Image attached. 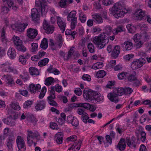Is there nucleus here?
Returning a JSON list of instances; mask_svg holds the SVG:
<instances>
[{"label": "nucleus", "instance_id": "nucleus-50", "mask_svg": "<svg viewBox=\"0 0 151 151\" xmlns=\"http://www.w3.org/2000/svg\"><path fill=\"white\" fill-rule=\"evenodd\" d=\"M20 77L24 81H27V80L29 79V78L28 74L27 73H24L23 75H20Z\"/></svg>", "mask_w": 151, "mask_h": 151}, {"label": "nucleus", "instance_id": "nucleus-33", "mask_svg": "<svg viewBox=\"0 0 151 151\" xmlns=\"http://www.w3.org/2000/svg\"><path fill=\"white\" fill-rule=\"evenodd\" d=\"M124 31V28L122 26H117L115 29H114L112 30V33L114 35H117L118 33Z\"/></svg>", "mask_w": 151, "mask_h": 151}, {"label": "nucleus", "instance_id": "nucleus-54", "mask_svg": "<svg viewBox=\"0 0 151 151\" xmlns=\"http://www.w3.org/2000/svg\"><path fill=\"white\" fill-rule=\"evenodd\" d=\"M17 50L22 52H24L26 50V48L22 45L21 44L19 45H18L16 47Z\"/></svg>", "mask_w": 151, "mask_h": 151}, {"label": "nucleus", "instance_id": "nucleus-62", "mask_svg": "<svg viewBox=\"0 0 151 151\" xmlns=\"http://www.w3.org/2000/svg\"><path fill=\"white\" fill-rule=\"evenodd\" d=\"M32 48L31 51L32 52H34L36 51L37 49L38 45L36 43H32L31 45Z\"/></svg>", "mask_w": 151, "mask_h": 151}, {"label": "nucleus", "instance_id": "nucleus-34", "mask_svg": "<svg viewBox=\"0 0 151 151\" xmlns=\"http://www.w3.org/2000/svg\"><path fill=\"white\" fill-rule=\"evenodd\" d=\"M40 47L44 50L46 49L48 47V41L47 39L44 38L42 41L40 45Z\"/></svg>", "mask_w": 151, "mask_h": 151}, {"label": "nucleus", "instance_id": "nucleus-41", "mask_svg": "<svg viewBox=\"0 0 151 151\" xmlns=\"http://www.w3.org/2000/svg\"><path fill=\"white\" fill-rule=\"evenodd\" d=\"M49 59L47 58H44L40 61L38 63V65L39 66H43L46 65L48 62Z\"/></svg>", "mask_w": 151, "mask_h": 151}, {"label": "nucleus", "instance_id": "nucleus-2", "mask_svg": "<svg viewBox=\"0 0 151 151\" xmlns=\"http://www.w3.org/2000/svg\"><path fill=\"white\" fill-rule=\"evenodd\" d=\"M125 7L124 3L122 1H120L114 4L109 10L114 14L115 17L118 18L123 17L125 14L126 12L124 10L126 9Z\"/></svg>", "mask_w": 151, "mask_h": 151}, {"label": "nucleus", "instance_id": "nucleus-52", "mask_svg": "<svg viewBox=\"0 0 151 151\" xmlns=\"http://www.w3.org/2000/svg\"><path fill=\"white\" fill-rule=\"evenodd\" d=\"M127 73L122 72L118 74V77L119 79L122 80L125 78L126 76H127Z\"/></svg>", "mask_w": 151, "mask_h": 151}, {"label": "nucleus", "instance_id": "nucleus-3", "mask_svg": "<svg viewBox=\"0 0 151 151\" xmlns=\"http://www.w3.org/2000/svg\"><path fill=\"white\" fill-rule=\"evenodd\" d=\"M4 135L9 136L8 138L6 140L7 146L9 151H13V144L15 140V138L13 133L10 130L9 128H6L3 131Z\"/></svg>", "mask_w": 151, "mask_h": 151}, {"label": "nucleus", "instance_id": "nucleus-38", "mask_svg": "<svg viewBox=\"0 0 151 151\" xmlns=\"http://www.w3.org/2000/svg\"><path fill=\"white\" fill-rule=\"evenodd\" d=\"M94 94L93 99H95L97 101L99 102L102 101L103 100V96L101 94H99L97 93Z\"/></svg>", "mask_w": 151, "mask_h": 151}, {"label": "nucleus", "instance_id": "nucleus-21", "mask_svg": "<svg viewBox=\"0 0 151 151\" xmlns=\"http://www.w3.org/2000/svg\"><path fill=\"white\" fill-rule=\"evenodd\" d=\"M2 121L4 123L11 126H14L15 124V119L11 116L3 119Z\"/></svg>", "mask_w": 151, "mask_h": 151}, {"label": "nucleus", "instance_id": "nucleus-59", "mask_svg": "<svg viewBox=\"0 0 151 151\" xmlns=\"http://www.w3.org/2000/svg\"><path fill=\"white\" fill-rule=\"evenodd\" d=\"M77 139V137L76 135H72L67 139L68 141L74 142Z\"/></svg>", "mask_w": 151, "mask_h": 151}, {"label": "nucleus", "instance_id": "nucleus-37", "mask_svg": "<svg viewBox=\"0 0 151 151\" xmlns=\"http://www.w3.org/2000/svg\"><path fill=\"white\" fill-rule=\"evenodd\" d=\"M54 82V79L51 77H49L46 78L45 81V85L47 86H49Z\"/></svg>", "mask_w": 151, "mask_h": 151}, {"label": "nucleus", "instance_id": "nucleus-57", "mask_svg": "<svg viewBox=\"0 0 151 151\" xmlns=\"http://www.w3.org/2000/svg\"><path fill=\"white\" fill-rule=\"evenodd\" d=\"M88 48L90 52L93 53L94 51V47L93 44L90 42L88 45Z\"/></svg>", "mask_w": 151, "mask_h": 151}, {"label": "nucleus", "instance_id": "nucleus-19", "mask_svg": "<svg viewBox=\"0 0 151 151\" xmlns=\"http://www.w3.org/2000/svg\"><path fill=\"white\" fill-rule=\"evenodd\" d=\"M136 19L138 20L142 19L145 16V13L141 9H138L135 13Z\"/></svg>", "mask_w": 151, "mask_h": 151}, {"label": "nucleus", "instance_id": "nucleus-30", "mask_svg": "<svg viewBox=\"0 0 151 151\" xmlns=\"http://www.w3.org/2000/svg\"><path fill=\"white\" fill-rule=\"evenodd\" d=\"M120 53V46L116 45L114 47V50L112 51L111 55L113 57H117Z\"/></svg>", "mask_w": 151, "mask_h": 151}, {"label": "nucleus", "instance_id": "nucleus-35", "mask_svg": "<svg viewBox=\"0 0 151 151\" xmlns=\"http://www.w3.org/2000/svg\"><path fill=\"white\" fill-rule=\"evenodd\" d=\"M93 18L94 22H96L98 23H101L103 22V20L100 15L96 14L95 15H93Z\"/></svg>", "mask_w": 151, "mask_h": 151}, {"label": "nucleus", "instance_id": "nucleus-10", "mask_svg": "<svg viewBox=\"0 0 151 151\" xmlns=\"http://www.w3.org/2000/svg\"><path fill=\"white\" fill-rule=\"evenodd\" d=\"M38 34V31L36 29L29 28L27 30V35L30 39H34L35 38Z\"/></svg>", "mask_w": 151, "mask_h": 151}, {"label": "nucleus", "instance_id": "nucleus-47", "mask_svg": "<svg viewBox=\"0 0 151 151\" xmlns=\"http://www.w3.org/2000/svg\"><path fill=\"white\" fill-rule=\"evenodd\" d=\"M82 119L83 121L85 123H87V120L89 117L88 114L86 112H85L82 115Z\"/></svg>", "mask_w": 151, "mask_h": 151}, {"label": "nucleus", "instance_id": "nucleus-14", "mask_svg": "<svg viewBox=\"0 0 151 151\" xmlns=\"http://www.w3.org/2000/svg\"><path fill=\"white\" fill-rule=\"evenodd\" d=\"M41 88V85L39 84H35L32 83L29 86V90L31 93H35L36 92H39Z\"/></svg>", "mask_w": 151, "mask_h": 151}, {"label": "nucleus", "instance_id": "nucleus-25", "mask_svg": "<svg viewBox=\"0 0 151 151\" xmlns=\"http://www.w3.org/2000/svg\"><path fill=\"white\" fill-rule=\"evenodd\" d=\"M63 134L62 132L57 133L55 135L56 142L58 144H61L63 142Z\"/></svg>", "mask_w": 151, "mask_h": 151}, {"label": "nucleus", "instance_id": "nucleus-42", "mask_svg": "<svg viewBox=\"0 0 151 151\" xmlns=\"http://www.w3.org/2000/svg\"><path fill=\"white\" fill-rule=\"evenodd\" d=\"M103 66V63H97L93 65L91 68L94 70H97L101 68Z\"/></svg>", "mask_w": 151, "mask_h": 151}, {"label": "nucleus", "instance_id": "nucleus-29", "mask_svg": "<svg viewBox=\"0 0 151 151\" xmlns=\"http://www.w3.org/2000/svg\"><path fill=\"white\" fill-rule=\"evenodd\" d=\"M114 91L116 95L118 96H122L124 94V88L122 87H119L115 88Z\"/></svg>", "mask_w": 151, "mask_h": 151}, {"label": "nucleus", "instance_id": "nucleus-53", "mask_svg": "<svg viewBox=\"0 0 151 151\" xmlns=\"http://www.w3.org/2000/svg\"><path fill=\"white\" fill-rule=\"evenodd\" d=\"M78 106L79 107H83L86 109H88L90 104L88 103H78Z\"/></svg>", "mask_w": 151, "mask_h": 151}, {"label": "nucleus", "instance_id": "nucleus-48", "mask_svg": "<svg viewBox=\"0 0 151 151\" xmlns=\"http://www.w3.org/2000/svg\"><path fill=\"white\" fill-rule=\"evenodd\" d=\"M7 54L10 57H15L16 55L15 50L13 48L11 50H8Z\"/></svg>", "mask_w": 151, "mask_h": 151}, {"label": "nucleus", "instance_id": "nucleus-55", "mask_svg": "<svg viewBox=\"0 0 151 151\" xmlns=\"http://www.w3.org/2000/svg\"><path fill=\"white\" fill-rule=\"evenodd\" d=\"M124 88V94H130L133 91L132 89L129 87H126Z\"/></svg>", "mask_w": 151, "mask_h": 151}, {"label": "nucleus", "instance_id": "nucleus-40", "mask_svg": "<svg viewBox=\"0 0 151 151\" xmlns=\"http://www.w3.org/2000/svg\"><path fill=\"white\" fill-rule=\"evenodd\" d=\"M136 74V72L134 71L132 74H129L127 77L128 81L130 82H132L136 80L137 78L135 76Z\"/></svg>", "mask_w": 151, "mask_h": 151}, {"label": "nucleus", "instance_id": "nucleus-13", "mask_svg": "<svg viewBox=\"0 0 151 151\" xmlns=\"http://www.w3.org/2000/svg\"><path fill=\"white\" fill-rule=\"evenodd\" d=\"M96 94V92H93L91 90H84L83 91L84 98L87 100L93 99L94 95Z\"/></svg>", "mask_w": 151, "mask_h": 151}, {"label": "nucleus", "instance_id": "nucleus-8", "mask_svg": "<svg viewBox=\"0 0 151 151\" xmlns=\"http://www.w3.org/2000/svg\"><path fill=\"white\" fill-rule=\"evenodd\" d=\"M16 141L19 150L24 151L26 150V146L23 138L20 136H18L17 137Z\"/></svg>", "mask_w": 151, "mask_h": 151}, {"label": "nucleus", "instance_id": "nucleus-60", "mask_svg": "<svg viewBox=\"0 0 151 151\" xmlns=\"http://www.w3.org/2000/svg\"><path fill=\"white\" fill-rule=\"evenodd\" d=\"M102 3L105 5H109L114 3L113 0H103Z\"/></svg>", "mask_w": 151, "mask_h": 151}, {"label": "nucleus", "instance_id": "nucleus-31", "mask_svg": "<svg viewBox=\"0 0 151 151\" xmlns=\"http://www.w3.org/2000/svg\"><path fill=\"white\" fill-rule=\"evenodd\" d=\"M6 29L4 27H3L2 29L1 30V40L2 42L6 43L7 42V40L5 35H6Z\"/></svg>", "mask_w": 151, "mask_h": 151}, {"label": "nucleus", "instance_id": "nucleus-5", "mask_svg": "<svg viewBox=\"0 0 151 151\" xmlns=\"http://www.w3.org/2000/svg\"><path fill=\"white\" fill-rule=\"evenodd\" d=\"M27 143L29 146H31L33 144L34 140L35 139L38 138L40 135L38 132H33L29 129L27 130Z\"/></svg>", "mask_w": 151, "mask_h": 151}, {"label": "nucleus", "instance_id": "nucleus-24", "mask_svg": "<svg viewBox=\"0 0 151 151\" xmlns=\"http://www.w3.org/2000/svg\"><path fill=\"white\" fill-rule=\"evenodd\" d=\"M55 44L58 46L59 48H60L62 45L63 40L62 35H58L56 37L55 40Z\"/></svg>", "mask_w": 151, "mask_h": 151}, {"label": "nucleus", "instance_id": "nucleus-49", "mask_svg": "<svg viewBox=\"0 0 151 151\" xmlns=\"http://www.w3.org/2000/svg\"><path fill=\"white\" fill-rule=\"evenodd\" d=\"M11 107L15 110H19L20 109V107L18 103H12L10 104Z\"/></svg>", "mask_w": 151, "mask_h": 151}, {"label": "nucleus", "instance_id": "nucleus-51", "mask_svg": "<svg viewBox=\"0 0 151 151\" xmlns=\"http://www.w3.org/2000/svg\"><path fill=\"white\" fill-rule=\"evenodd\" d=\"M105 33L106 35H110L111 32H112V28L110 26H107L105 27Z\"/></svg>", "mask_w": 151, "mask_h": 151}, {"label": "nucleus", "instance_id": "nucleus-28", "mask_svg": "<svg viewBox=\"0 0 151 151\" xmlns=\"http://www.w3.org/2000/svg\"><path fill=\"white\" fill-rule=\"evenodd\" d=\"M30 73L32 75L37 76L39 74V72L38 69L33 67H30L29 69Z\"/></svg>", "mask_w": 151, "mask_h": 151}, {"label": "nucleus", "instance_id": "nucleus-18", "mask_svg": "<svg viewBox=\"0 0 151 151\" xmlns=\"http://www.w3.org/2000/svg\"><path fill=\"white\" fill-rule=\"evenodd\" d=\"M126 146L125 141L124 139H121L118 145L116 146L117 149L120 151H123L125 149Z\"/></svg>", "mask_w": 151, "mask_h": 151}, {"label": "nucleus", "instance_id": "nucleus-45", "mask_svg": "<svg viewBox=\"0 0 151 151\" xmlns=\"http://www.w3.org/2000/svg\"><path fill=\"white\" fill-rule=\"evenodd\" d=\"M27 25L28 24L27 23H23V24L19 25L18 26L17 30L19 32H23Z\"/></svg>", "mask_w": 151, "mask_h": 151}, {"label": "nucleus", "instance_id": "nucleus-63", "mask_svg": "<svg viewBox=\"0 0 151 151\" xmlns=\"http://www.w3.org/2000/svg\"><path fill=\"white\" fill-rule=\"evenodd\" d=\"M140 134L141 137L140 138L141 141L143 142H144L146 138V134L144 131H142L141 132Z\"/></svg>", "mask_w": 151, "mask_h": 151}, {"label": "nucleus", "instance_id": "nucleus-58", "mask_svg": "<svg viewBox=\"0 0 151 151\" xmlns=\"http://www.w3.org/2000/svg\"><path fill=\"white\" fill-rule=\"evenodd\" d=\"M19 93L23 96L27 97L29 96V93L27 90H20L19 91Z\"/></svg>", "mask_w": 151, "mask_h": 151}, {"label": "nucleus", "instance_id": "nucleus-15", "mask_svg": "<svg viewBox=\"0 0 151 151\" xmlns=\"http://www.w3.org/2000/svg\"><path fill=\"white\" fill-rule=\"evenodd\" d=\"M67 121L68 123H71L72 125L74 127H77L79 124L77 118L72 116H68Z\"/></svg>", "mask_w": 151, "mask_h": 151}, {"label": "nucleus", "instance_id": "nucleus-27", "mask_svg": "<svg viewBox=\"0 0 151 151\" xmlns=\"http://www.w3.org/2000/svg\"><path fill=\"white\" fill-rule=\"evenodd\" d=\"M125 142H126L127 145L130 147L135 148L136 147L135 142L132 139H130L129 137H127L126 138Z\"/></svg>", "mask_w": 151, "mask_h": 151}, {"label": "nucleus", "instance_id": "nucleus-39", "mask_svg": "<svg viewBox=\"0 0 151 151\" xmlns=\"http://www.w3.org/2000/svg\"><path fill=\"white\" fill-rule=\"evenodd\" d=\"M79 19L81 22L82 23H84L86 20V16L83 14V12L81 11H79Z\"/></svg>", "mask_w": 151, "mask_h": 151}, {"label": "nucleus", "instance_id": "nucleus-1", "mask_svg": "<svg viewBox=\"0 0 151 151\" xmlns=\"http://www.w3.org/2000/svg\"><path fill=\"white\" fill-rule=\"evenodd\" d=\"M109 35H106L105 33H103L99 36L95 37L93 40V42L100 49L103 48L109 42V39L111 40H113L115 39L116 35H114L112 36Z\"/></svg>", "mask_w": 151, "mask_h": 151}, {"label": "nucleus", "instance_id": "nucleus-11", "mask_svg": "<svg viewBox=\"0 0 151 151\" xmlns=\"http://www.w3.org/2000/svg\"><path fill=\"white\" fill-rule=\"evenodd\" d=\"M57 23L60 29L63 33L65 29L66 23L64 21L63 18L59 16L56 17Z\"/></svg>", "mask_w": 151, "mask_h": 151}, {"label": "nucleus", "instance_id": "nucleus-22", "mask_svg": "<svg viewBox=\"0 0 151 151\" xmlns=\"http://www.w3.org/2000/svg\"><path fill=\"white\" fill-rule=\"evenodd\" d=\"M122 45L124 48L125 50H131L133 47L132 43L128 41H125Z\"/></svg>", "mask_w": 151, "mask_h": 151}, {"label": "nucleus", "instance_id": "nucleus-64", "mask_svg": "<svg viewBox=\"0 0 151 151\" xmlns=\"http://www.w3.org/2000/svg\"><path fill=\"white\" fill-rule=\"evenodd\" d=\"M145 81L148 84H151V77L148 75H146L144 77Z\"/></svg>", "mask_w": 151, "mask_h": 151}, {"label": "nucleus", "instance_id": "nucleus-36", "mask_svg": "<svg viewBox=\"0 0 151 151\" xmlns=\"http://www.w3.org/2000/svg\"><path fill=\"white\" fill-rule=\"evenodd\" d=\"M13 41L16 47L18 45H19L22 44V41L19 39L18 37L14 36L13 38Z\"/></svg>", "mask_w": 151, "mask_h": 151}, {"label": "nucleus", "instance_id": "nucleus-32", "mask_svg": "<svg viewBox=\"0 0 151 151\" xmlns=\"http://www.w3.org/2000/svg\"><path fill=\"white\" fill-rule=\"evenodd\" d=\"M106 72L103 70L98 71L96 73V77L97 78H102L106 75Z\"/></svg>", "mask_w": 151, "mask_h": 151}, {"label": "nucleus", "instance_id": "nucleus-23", "mask_svg": "<svg viewBox=\"0 0 151 151\" xmlns=\"http://www.w3.org/2000/svg\"><path fill=\"white\" fill-rule=\"evenodd\" d=\"M75 48L74 47H72L70 49L68 52V57H79L80 54L78 52L75 51Z\"/></svg>", "mask_w": 151, "mask_h": 151}, {"label": "nucleus", "instance_id": "nucleus-44", "mask_svg": "<svg viewBox=\"0 0 151 151\" xmlns=\"http://www.w3.org/2000/svg\"><path fill=\"white\" fill-rule=\"evenodd\" d=\"M53 89L54 87L52 88L50 91V94L47 97L48 100H52L55 98V91H54Z\"/></svg>", "mask_w": 151, "mask_h": 151}, {"label": "nucleus", "instance_id": "nucleus-46", "mask_svg": "<svg viewBox=\"0 0 151 151\" xmlns=\"http://www.w3.org/2000/svg\"><path fill=\"white\" fill-rule=\"evenodd\" d=\"M46 91V88L45 86H44L42 88L40 93L39 96V98L40 99H42L45 96Z\"/></svg>", "mask_w": 151, "mask_h": 151}, {"label": "nucleus", "instance_id": "nucleus-20", "mask_svg": "<svg viewBox=\"0 0 151 151\" xmlns=\"http://www.w3.org/2000/svg\"><path fill=\"white\" fill-rule=\"evenodd\" d=\"M4 78L6 84L8 86H12L14 83V82L12 76L9 75H4Z\"/></svg>", "mask_w": 151, "mask_h": 151}, {"label": "nucleus", "instance_id": "nucleus-43", "mask_svg": "<svg viewBox=\"0 0 151 151\" xmlns=\"http://www.w3.org/2000/svg\"><path fill=\"white\" fill-rule=\"evenodd\" d=\"M33 104V101L30 100H28L25 101L23 104V108L26 109L30 108Z\"/></svg>", "mask_w": 151, "mask_h": 151}, {"label": "nucleus", "instance_id": "nucleus-17", "mask_svg": "<svg viewBox=\"0 0 151 151\" xmlns=\"http://www.w3.org/2000/svg\"><path fill=\"white\" fill-rule=\"evenodd\" d=\"M46 106L45 102L43 101H37L35 106L36 111H38L44 109Z\"/></svg>", "mask_w": 151, "mask_h": 151}, {"label": "nucleus", "instance_id": "nucleus-12", "mask_svg": "<svg viewBox=\"0 0 151 151\" xmlns=\"http://www.w3.org/2000/svg\"><path fill=\"white\" fill-rule=\"evenodd\" d=\"M32 20L35 22L38 23L40 20V13L36 8H34L31 11Z\"/></svg>", "mask_w": 151, "mask_h": 151}, {"label": "nucleus", "instance_id": "nucleus-7", "mask_svg": "<svg viewBox=\"0 0 151 151\" xmlns=\"http://www.w3.org/2000/svg\"><path fill=\"white\" fill-rule=\"evenodd\" d=\"M46 3L45 0H38L36 1V4H37L41 8L42 14H45L48 10V8Z\"/></svg>", "mask_w": 151, "mask_h": 151}, {"label": "nucleus", "instance_id": "nucleus-6", "mask_svg": "<svg viewBox=\"0 0 151 151\" xmlns=\"http://www.w3.org/2000/svg\"><path fill=\"white\" fill-rule=\"evenodd\" d=\"M146 60L144 58H140L134 60L131 63V66L133 70H136L142 67L146 63Z\"/></svg>", "mask_w": 151, "mask_h": 151}, {"label": "nucleus", "instance_id": "nucleus-4", "mask_svg": "<svg viewBox=\"0 0 151 151\" xmlns=\"http://www.w3.org/2000/svg\"><path fill=\"white\" fill-rule=\"evenodd\" d=\"M76 11H73L68 14L67 17V21L71 22V28L74 29L77 24V18L76 17Z\"/></svg>", "mask_w": 151, "mask_h": 151}, {"label": "nucleus", "instance_id": "nucleus-9", "mask_svg": "<svg viewBox=\"0 0 151 151\" xmlns=\"http://www.w3.org/2000/svg\"><path fill=\"white\" fill-rule=\"evenodd\" d=\"M43 28L47 34L52 33L55 29L54 26L48 24V22L45 20H44L43 22Z\"/></svg>", "mask_w": 151, "mask_h": 151}, {"label": "nucleus", "instance_id": "nucleus-16", "mask_svg": "<svg viewBox=\"0 0 151 151\" xmlns=\"http://www.w3.org/2000/svg\"><path fill=\"white\" fill-rule=\"evenodd\" d=\"M107 97L108 99L111 102L116 103L119 101L118 96L115 93L114 91L113 92L109 93L107 95Z\"/></svg>", "mask_w": 151, "mask_h": 151}, {"label": "nucleus", "instance_id": "nucleus-26", "mask_svg": "<svg viewBox=\"0 0 151 151\" xmlns=\"http://www.w3.org/2000/svg\"><path fill=\"white\" fill-rule=\"evenodd\" d=\"M0 67L2 68V70L4 72H10L13 71L12 68L8 63H6L2 64Z\"/></svg>", "mask_w": 151, "mask_h": 151}, {"label": "nucleus", "instance_id": "nucleus-61", "mask_svg": "<svg viewBox=\"0 0 151 151\" xmlns=\"http://www.w3.org/2000/svg\"><path fill=\"white\" fill-rule=\"evenodd\" d=\"M77 142H76V143H75L74 145V148L73 149V151H78L80 149V146L81 145V142H78V144H77V145H76V143H77Z\"/></svg>", "mask_w": 151, "mask_h": 151}, {"label": "nucleus", "instance_id": "nucleus-56", "mask_svg": "<svg viewBox=\"0 0 151 151\" xmlns=\"http://www.w3.org/2000/svg\"><path fill=\"white\" fill-rule=\"evenodd\" d=\"M67 0H61L59 3V6L62 8H66L67 4Z\"/></svg>", "mask_w": 151, "mask_h": 151}]
</instances>
